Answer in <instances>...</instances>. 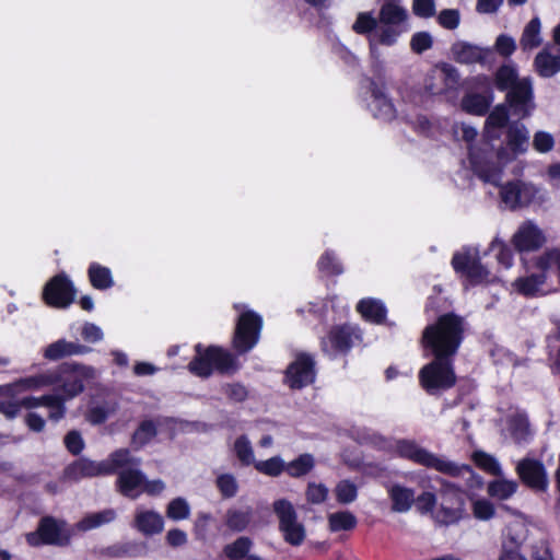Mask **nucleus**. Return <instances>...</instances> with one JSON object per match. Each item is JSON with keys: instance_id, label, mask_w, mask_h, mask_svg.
Segmentation results:
<instances>
[{"instance_id": "f03ea898", "label": "nucleus", "mask_w": 560, "mask_h": 560, "mask_svg": "<svg viewBox=\"0 0 560 560\" xmlns=\"http://www.w3.org/2000/svg\"><path fill=\"white\" fill-rule=\"evenodd\" d=\"M462 339V319L454 314H445L424 329L422 345L430 349L435 358L448 359L457 352Z\"/></svg>"}, {"instance_id": "c756f323", "label": "nucleus", "mask_w": 560, "mask_h": 560, "mask_svg": "<svg viewBox=\"0 0 560 560\" xmlns=\"http://www.w3.org/2000/svg\"><path fill=\"white\" fill-rule=\"evenodd\" d=\"M162 424V420H143L131 438V445L135 450H140L150 443L158 434V428Z\"/></svg>"}, {"instance_id": "09e8293b", "label": "nucleus", "mask_w": 560, "mask_h": 560, "mask_svg": "<svg viewBox=\"0 0 560 560\" xmlns=\"http://www.w3.org/2000/svg\"><path fill=\"white\" fill-rule=\"evenodd\" d=\"M280 529L283 533L285 541L293 546L301 545L305 538L304 526L299 523L298 520L281 526Z\"/></svg>"}, {"instance_id": "338daca9", "label": "nucleus", "mask_w": 560, "mask_h": 560, "mask_svg": "<svg viewBox=\"0 0 560 560\" xmlns=\"http://www.w3.org/2000/svg\"><path fill=\"white\" fill-rule=\"evenodd\" d=\"M491 249H498L497 259L500 265H502L505 269L512 267L513 254L511 249L503 244V242L494 240L491 243Z\"/></svg>"}, {"instance_id": "0eeeda50", "label": "nucleus", "mask_w": 560, "mask_h": 560, "mask_svg": "<svg viewBox=\"0 0 560 560\" xmlns=\"http://www.w3.org/2000/svg\"><path fill=\"white\" fill-rule=\"evenodd\" d=\"M235 310L240 312L234 335V347L243 353L250 350L259 340L262 319L255 312L247 310L243 304H235Z\"/></svg>"}, {"instance_id": "e2e57ef3", "label": "nucleus", "mask_w": 560, "mask_h": 560, "mask_svg": "<svg viewBox=\"0 0 560 560\" xmlns=\"http://www.w3.org/2000/svg\"><path fill=\"white\" fill-rule=\"evenodd\" d=\"M432 44L433 38L428 32H418L413 34L410 39V48L417 54H422L423 51L430 49Z\"/></svg>"}, {"instance_id": "6e6552de", "label": "nucleus", "mask_w": 560, "mask_h": 560, "mask_svg": "<svg viewBox=\"0 0 560 560\" xmlns=\"http://www.w3.org/2000/svg\"><path fill=\"white\" fill-rule=\"evenodd\" d=\"M441 485V503L435 511V520L445 525L455 524L465 515L464 491L450 482L443 481Z\"/></svg>"}, {"instance_id": "473e14b6", "label": "nucleus", "mask_w": 560, "mask_h": 560, "mask_svg": "<svg viewBox=\"0 0 560 560\" xmlns=\"http://www.w3.org/2000/svg\"><path fill=\"white\" fill-rule=\"evenodd\" d=\"M358 312L366 320L381 323L386 316V308L380 300L363 299L357 305Z\"/></svg>"}, {"instance_id": "49530a36", "label": "nucleus", "mask_w": 560, "mask_h": 560, "mask_svg": "<svg viewBox=\"0 0 560 560\" xmlns=\"http://www.w3.org/2000/svg\"><path fill=\"white\" fill-rule=\"evenodd\" d=\"M472 459L475 464L486 472L498 477L502 475L501 465L492 455L477 451L472 454Z\"/></svg>"}, {"instance_id": "69168bd1", "label": "nucleus", "mask_w": 560, "mask_h": 560, "mask_svg": "<svg viewBox=\"0 0 560 560\" xmlns=\"http://www.w3.org/2000/svg\"><path fill=\"white\" fill-rule=\"evenodd\" d=\"M533 145L536 151L547 153L552 150L555 139L551 133L546 131H538L534 135Z\"/></svg>"}, {"instance_id": "1a4fd4ad", "label": "nucleus", "mask_w": 560, "mask_h": 560, "mask_svg": "<svg viewBox=\"0 0 560 560\" xmlns=\"http://www.w3.org/2000/svg\"><path fill=\"white\" fill-rule=\"evenodd\" d=\"M494 158L504 162L502 153H493L487 142L481 145H469V160L474 172L485 182L498 185L501 178V168L494 164Z\"/></svg>"}, {"instance_id": "864d4df0", "label": "nucleus", "mask_w": 560, "mask_h": 560, "mask_svg": "<svg viewBox=\"0 0 560 560\" xmlns=\"http://www.w3.org/2000/svg\"><path fill=\"white\" fill-rule=\"evenodd\" d=\"M518 191L520 180L503 185L500 189L502 202L510 209L520 207Z\"/></svg>"}, {"instance_id": "c03bdc74", "label": "nucleus", "mask_w": 560, "mask_h": 560, "mask_svg": "<svg viewBox=\"0 0 560 560\" xmlns=\"http://www.w3.org/2000/svg\"><path fill=\"white\" fill-rule=\"evenodd\" d=\"M117 405L114 401H105L90 408L86 413V419L93 424L103 423L109 416L114 415Z\"/></svg>"}, {"instance_id": "393cba45", "label": "nucleus", "mask_w": 560, "mask_h": 560, "mask_svg": "<svg viewBox=\"0 0 560 560\" xmlns=\"http://www.w3.org/2000/svg\"><path fill=\"white\" fill-rule=\"evenodd\" d=\"M387 492L393 503L392 510L397 513L408 512L416 501L415 491L401 485L389 486Z\"/></svg>"}, {"instance_id": "2eb2a0df", "label": "nucleus", "mask_w": 560, "mask_h": 560, "mask_svg": "<svg viewBox=\"0 0 560 560\" xmlns=\"http://www.w3.org/2000/svg\"><path fill=\"white\" fill-rule=\"evenodd\" d=\"M137 459V457H135ZM139 463H141L140 458H138ZM140 464H128L125 467H120L121 471L119 472L117 479V488L118 491L132 500L137 499L141 493H143V486L145 476L138 468Z\"/></svg>"}, {"instance_id": "dca6fc26", "label": "nucleus", "mask_w": 560, "mask_h": 560, "mask_svg": "<svg viewBox=\"0 0 560 560\" xmlns=\"http://www.w3.org/2000/svg\"><path fill=\"white\" fill-rule=\"evenodd\" d=\"M314 378V362L305 354L298 355L287 369L285 383L291 388H302L313 383Z\"/></svg>"}, {"instance_id": "f8f14e48", "label": "nucleus", "mask_w": 560, "mask_h": 560, "mask_svg": "<svg viewBox=\"0 0 560 560\" xmlns=\"http://www.w3.org/2000/svg\"><path fill=\"white\" fill-rule=\"evenodd\" d=\"M456 272L463 273L471 283H480L489 279V271L479 261L476 248L466 247L456 253L452 259Z\"/></svg>"}, {"instance_id": "39448f33", "label": "nucleus", "mask_w": 560, "mask_h": 560, "mask_svg": "<svg viewBox=\"0 0 560 560\" xmlns=\"http://www.w3.org/2000/svg\"><path fill=\"white\" fill-rule=\"evenodd\" d=\"M196 357L189 363V371L200 377H208L213 370L229 373L237 370V363L234 357L218 347H208L203 349L201 345L196 346Z\"/></svg>"}, {"instance_id": "72a5a7b5", "label": "nucleus", "mask_w": 560, "mask_h": 560, "mask_svg": "<svg viewBox=\"0 0 560 560\" xmlns=\"http://www.w3.org/2000/svg\"><path fill=\"white\" fill-rule=\"evenodd\" d=\"M546 277L544 275H532L524 278H518L513 282V288L525 296H534L542 293Z\"/></svg>"}, {"instance_id": "9d476101", "label": "nucleus", "mask_w": 560, "mask_h": 560, "mask_svg": "<svg viewBox=\"0 0 560 560\" xmlns=\"http://www.w3.org/2000/svg\"><path fill=\"white\" fill-rule=\"evenodd\" d=\"M419 378L428 393L447 389L456 382L451 362L447 359L438 358L420 370Z\"/></svg>"}, {"instance_id": "ea45409f", "label": "nucleus", "mask_w": 560, "mask_h": 560, "mask_svg": "<svg viewBox=\"0 0 560 560\" xmlns=\"http://www.w3.org/2000/svg\"><path fill=\"white\" fill-rule=\"evenodd\" d=\"M115 517L116 513L114 510H104L102 512L86 515L77 524V527L80 530H90L104 524L110 523L115 520Z\"/></svg>"}, {"instance_id": "5701e85b", "label": "nucleus", "mask_w": 560, "mask_h": 560, "mask_svg": "<svg viewBox=\"0 0 560 560\" xmlns=\"http://www.w3.org/2000/svg\"><path fill=\"white\" fill-rule=\"evenodd\" d=\"M21 408L32 409L39 406H46L50 409L49 418L59 420L63 417L66 408L62 399L56 395H44L42 397H26L20 400Z\"/></svg>"}, {"instance_id": "58836bf2", "label": "nucleus", "mask_w": 560, "mask_h": 560, "mask_svg": "<svg viewBox=\"0 0 560 560\" xmlns=\"http://www.w3.org/2000/svg\"><path fill=\"white\" fill-rule=\"evenodd\" d=\"M517 490V483L514 480L499 478L488 483V494L498 500L511 498Z\"/></svg>"}, {"instance_id": "5fc2aeb1", "label": "nucleus", "mask_w": 560, "mask_h": 560, "mask_svg": "<svg viewBox=\"0 0 560 560\" xmlns=\"http://www.w3.org/2000/svg\"><path fill=\"white\" fill-rule=\"evenodd\" d=\"M252 541L246 537H240L224 548L228 558L232 560L243 559L249 551Z\"/></svg>"}, {"instance_id": "37998d69", "label": "nucleus", "mask_w": 560, "mask_h": 560, "mask_svg": "<svg viewBox=\"0 0 560 560\" xmlns=\"http://www.w3.org/2000/svg\"><path fill=\"white\" fill-rule=\"evenodd\" d=\"M536 267L541 271L556 269L560 275V244L544 252L536 259Z\"/></svg>"}, {"instance_id": "c9c22d12", "label": "nucleus", "mask_w": 560, "mask_h": 560, "mask_svg": "<svg viewBox=\"0 0 560 560\" xmlns=\"http://www.w3.org/2000/svg\"><path fill=\"white\" fill-rule=\"evenodd\" d=\"M89 279L91 284L97 290H106L114 284L110 270L97 262L90 265Z\"/></svg>"}, {"instance_id": "052dcab7", "label": "nucleus", "mask_w": 560, "mask_h": 560, "mask_svg": "<svg viewBox=\"0 0 560 560\" xmlns=\"http://www.w3.org/2000/svg\"><path fill=\"white\" fill-rule=\"evenodd\" d=\"M217 486L221 494L225 498H232L238 490L235 477L231 474H223L217 478Z\"/></svg>"}, {"instance_id": "a211bd4d", "label": "nucleus", "mask_w": 560, "mask_h": 560, "mask_svg": "<svg viewBox=\"0 0 560 560\" xmlns=\"http://www.w3.org/2000/svg\"><path fill=\"white\" fill-rule=\"evenodd\" d=\"M408 26L380 24L375 32L369 37L370 54L373 58L378 57V45L393 46L397 43L399 36L408 32Z\"/></svg>"}, {"instance_id": "2f4dec72", "label": "nucleus", "mask_w": 560, "mask_h": 560, "mask_svg": "<svg viewBox=\"0 0 560 560\" xmlns=\"http://www.w3.org/2000/svg\"><path fill=\"white\" fill-rule=\"evenodd\" d=\"M520 43L523 50H532L541 45V22L538 18H534L527 23Z\"/></svg>"}, {"instance_id": "bb28decb", "label": "nucleus", "mask_w": 560, "mask_h": 560, "mask_svg": "<svg viewBox=\"0 0 560 560\" xmlns=\"http://www.w3.org/2000/svg\"><path fill=\"white\" fill-rule=\"evenodd\" d=\"M371 93L373 100L370 103V107L374 116L383 120L393 119L395 117V109L393 104L387 100L383 89L372 83Z\"/></svg>"}, {"instance_id": "20e7f679", "label": "nucleus", "mask_w": 560, "mask_h": 560, "mask_svg": "<svg viewBox=\"0 0 560 560\" xmlns=\"http://www.w3.org/2000/svg\"><path fill=\"white\" fill-rule=\"evenodd\" d=\"M56 376L52 385L54 394L62 399V405L67 399H71L80 394L84 388V381L96 376V371L91 366L84 365H61L54 369Z\"/></svg>"}, {"instance_id": "bf43d9fd", "label": "nucleus", "mask_w": 560, "mask_h": 560, "mask_svg": "<svg viewBox=\"0 0 560 560\" xmlns=\"http://www.w3.org/2000/svg\"><path fill=\"white\" fill-rule=\"evenodd\" d=\"M306 500L312 504H320L328 497V489L323 483L310 482L306 488Z\"/></svg>"}, {"instance_id": "4d7b16f0", "label": "nucleus", "mask_w": 560, "mask_h": 560, "mask_svg": "<svg viewBox=\"0 0 560 560\" xmlns=\"http://www.w3.org/2000/svg\"><path fill=\"white\" fill-rule=\"evenodd\" d=\"M510 430L516 442L525 441L529 435V424L527 418L517 415L510 420Z\"/></svg>"}, {"instance_id": "412c9836", "label": "nucleus", "mask_w": 560, "mask_h": 560, "mask_svg": "<svg viewBox=\"0 0 560 560\" xmlns=\"http://www.w3.org/2000/svg\"><path fill=\"white\" fill-rule=\"evenodd\" d=\"M452 54L456 61L469 65L486 61L491 54V49L467 42H457L452 46Z\"/></svg>"}, {"instance_id": "0e129e2a", "label": "nucleus", "mask_w": 560, "mask_h": 560, "mask_svg": "<svg viewBox=\"0 0 560 560\" xmlns=\"http://www.w3.org/2000/svg\"><path fill=\"white\" fill-rule=\"evenodd\" d=\"M318 267L320 271L330 275H339L342 272L341 265L335 258L332 253L326 252L318 261Z\"/></svg>"}, {"instance_id": "6e6d98bb", "label": "nucleus", "mask_w": 560, "mask_h": 560, "mask_svg": "<svg viewBox=\"0 0 560 560\" xmlns=\"http://www.w3.org/2000/svg\"><path fill=\"white\" fill-rule=\"evenodd\" d=\"M472 515L479 521H489L495 514V508L487 499H477L471 504Z\"/></svg>"}, {"instance_id": "a878e982", "label": "nucleus", "mask_w": 560, "mask_h": 560, "mask_svg": "<svg viewBox=\"0 0 560 560\" xmlns=\"http://www.w3.org/2000/svg\"><path fill=\"white\" fill-rule=\"evenodd\" d=\"M527 532L526 522L521 517H514L505 525L501 545L521 547L527 538Z\"/></svg>"}, {"instance_id": "79ce46f5", "label": "nucleus", "mask_w": 560, "mask_h": 560, "mask_svg": "<svg viewBox=\"0 0 560 560\" xmlns=\"http://www.w3.org/2000/svg\"><path fill=\"white\" fill-rule=\"evenodd\" d=\"M328 524L332 532L350 530L357 525V518L348 511L336 512L329 514Z\"/></svg>"}, {"instance_id": "4be33fe9", "label": "nucleus", "mask_w": 560, "mask_h": 560, "mask_svg": "<svg viewBox=\"0 0 560 560\" xmlns=\"http://www.w3.org/2000/svg\"><path fill=\"white\" fill-rule=\"evenodd\" d=\"M55 380L56 376L54 374V370H49L37 375L21 378L11 385H8L4 390L8 394L24 390H39L45 387H52Z\"/></svg>"}, {"instance_id": "4c0bfd02", "label": "nucleus", "mask_w": 560, "mask_h": 560, "mask_svg": "<svg viewBox=\"0 0 560 560\" xmlns=\"http://www.w3.org/2000/svg\"><path fill=\"white\" fill-rule=\"evenodd\" d=\"M314 466L315 459L313 455L302 454L290 463H285V472L293 478H300L307 475Z\"/></svg>"}, {"instance_id": "a19ab883", "label": "nucleus", "mask_w": 560, "mask_h": 560, "mask_svg": "<svg viewBox=\"0 0 560 560\" xmlns=\"http://www.w3.org/2000/svg\"><path fill=\"white\" fill-rule=\"evenodd\" d=\"M255 469L268 477H278L285 471V462L280 456H273L265 460H257Z\"/></svg>"}, {"instance_id": "680f3d73", "label": "nucleus", "mask_w": 560, "mask_h": 560, "mask_svg": "<svg viewBox=\"0 0 560 560\" xmlns=\"http://www.w3.org/2000/svg\"><path fill=\"white\" fill-rule=\"evenodd\" d=\"M439 24L446 30H455L460 22L459 11L456 9L442 10L438 15Z\"/></svg>"}, {"instance_id": "e433bc0d", "label": "nucleus", "mask_w": 560, "mask_h": 560, "mask_svg": "<svg viewBox=\"0 0 560 560\" xmlns=\"http://www.w3.org/2000/svg\"><path fill=\"white\" fill-rule=\"evenodd\" d=\"M492 103V97L482 94H469L462 101L465 112L472 115H485Z\"/></svg>"}, {"instance_id": "9b49d317", "label": "nucleus", "mask_w": 560, "mask_h": 560, "mask_svg": "<svg viewBox=\"0 0 560 560\" xmlns=\"http://www.w3.org/2000/svg\"><path fill=\"white\" fill-rule=\"evenodd\" d=\"M70 534L65 523L52 517L42 518L36 532L26 534V541L33 547L40 545H66L69 542Z\"/></svg>"}, {"instance_id": "4468645a", "label": "nucleus", "mask_w": 560, "mask_h": 560, "mask_svg": "<svg viewBox=\"0 0 560 560\" xmlns=\"http://www.w3.org/2000/svg\"><path fill=\"white\" fill-rule=\"evenodd\" d=\"M547 243L545 232L533 221L523 222L512 236V244L516 250L523 253L535 252Z\"/></svg>"}, {"instance_id": "f3484780", "label": "nucleus", "mask_w": 560, "mask_h": 560, "mask_svg": "<svg viewBox=\"0 0 560 560\" xmlns=\"http://www.w3.org/2000/svg\"><path fill=\"white\" fill-rule=\"evenodd\" d=\"M516 471L524 483L536 490H545L548 479L544 465L532 458H524L518 462Z\"/></svg>"}, {"instance_id": "7c9ffc66", "label": "nucleus", "mask_w": 560, "mask_h": 560, "mask_svg": "<svg viewBox=\"0 0 560 560\" xmlns=\"http://www.w3.org/2000/svg\"><path fill=\"white\" fill-rule=\"evenodd\" d=\"M407 18V11L404 8L392 2H387L382 5L380 10L378 22L380 24L408 26Z\"/></svg>"}, {"instance_id": "cd10ccee", "label": "nucleus", "mask_w": 560, "mask_h": 560, "mask_svg": "<svg viewBox=\"0 0 560 560\" xmlns=\"http://www.w3.org/2000/svg\"><path fill=\"white\" fill-rule=\"evenodd\" d=\"M88 351L86 347L78 342L59 339L46 348L44 355L49 360H59L63 357L83 354Z\"/></svg>"}, {"instance_id": "603ef678", "label": "nucleus", "mask_w": 560, "mask_h": 560, "mask_svg": "<svg viewBox=\"0 0 560 560\" xmlns=\"http://www.w3.org/2000/svg\"><path fill=\"white\" fill-rule=\"evenodd\" d=\"M335 495L339 503L349 504L357 499L358 488L349 480H341L335 488Z\"/></svg>"}, {"instance_id": "6ab92c4d", "label": "nucleus", "mask_w": 560, "mask_h": 560, "mask_svg": "<svg viewBox=\"0 0 560 560\" xmlns=\"http://www.w3.org/2000/svg\"><path fill=\"white\" fill-rule=\"evenodd\" d=\"M534 68L542 78H551L560 72V47L547 45L536 55Z\"/></svg>"}, {"instance_id": "774afa93", "label": "nucleus", "mask_w": 560, "mask_h": 560, "mask_svg": "<svg viewBox=\"0 0 560 560\" xmlns=\"http://www.w3.org/2000/svg\"><path fill=\"white\" fill-rule=\"evenodd\" d=\"M494 49L501 56L509 57L515 51L516 43L513 37L501 34L495 39Z\"/></svg>"}, {"instance_id": "3c124183", "label": "nucleus", "mask_w": 560, "mask_h": 560, "mask_svg": "<svg viewBox=\"0 0 560 560\" xmlns=\"http://www.w3.org/2000/svg\"><path fill=\"white\" fill-rule=\"evenodd\" d=\"M166 515L173 521L186 520L190 515V506L184 498L173 499L167 505Z\"/></svg>"}, {"instance_id": "13d9d810", "label": "nucleus", "mask_w": 560, "mask_h": 560, "mask_svg": "<svg viewBox=\"0 0 560 560\" xmlns=\"http://www.w3.org/2000/svg\"><path fill=\"white\" fill-rule=\"evenodd\" d=\"M377 28V21L370 13H360L353 24V31L358 34H373Z\"/></svg>"}, {"instance_id": "aec40b11", "label": "nucleus", "mask_w": 560, "mask_h": 560, "mask_svg": "<svg viewBox=\"0 0 560 560\" xmlns=\"http://www.w3.org/2000/svg\"><path fill=\"white\" fill-rule=\"evenodd\" d=\"M133 526L141 534L152 536L163 530L164 520L159 512L139 506L135 512Z\"/></svg>"}, {"instance_id": "8fccbe9b", "label": "nucleus", "mask_w": 560, "mask_h": 560, "mask_svg": "<svg viewBox=\"0 0 560 560\" xmlns=\"http://www.w3.org/2000/svg\"><path fill=\"white\" fill-rule=\"evenodd\" d=\"M273 511L279 518L280 527L296 520V513L292 503L285 499L275 501Z\"/></svg>"}, {"instance_id": "f257e3e1", "label": "nucleus", "mask_w": 560, "mask_h": 560, "mask_svg": "<svg viewBox=\"0 0 560 560\" xmlns=\"http://www.w3.org/2000/svg\"><path fill=\"white\" fill-rule=\"evenodd\" d=\"M363 440L380 448H393L399 457L409 459L427 468L435 469L441 474L455 477L470 471L468 466L458 465L443 456H439L427 448L421 447L412 440H398L395 444H390L386 439L374 432L368 433Z\"/></svg>"}, {"instance_id": "f704fd0d", "label": "nucleus", "mask_w": 560, "mask_h": 560, "mask_svg": "<svg viewBox=\"0 0 560 560\" xmlns=\"http://www.w3.org/2000/svg\"><path fill=\"white\" fill-rule=\"evenodd\" d=\"M529 143V132L522 124L511 125L508 131V144L514 153H523Z\"/></svg>"}, {"instance_id": "423d86ee", "label": "nucleus", "mask_w": 560, "mask_h": 560, "mask_svg": "<svg viewBox=\"0 0 560 560\" xmlns=\"http://www.w3.org/2000/svg\"><path fill=\"white\" fill-rule=\"evenodd\" d=\"M128 464H139V460L131 456L126 448L113 452L105 460L93 462L86 458L79 459L70 468L69 474L73 477H95L101 475H112L118 468Z\"/></svg>"}, {"instance_id": "b1692460", "label": "nucleus", "mask_w": 560, "mask_h": 560, "mask_svg": "<svg viewBox=\"0 0 560 560\" xmlns=\"http://www.w3.org/2000/svg\"><path fill=\"white\" fill-rule=\"evenodd\" d=\"M351 341L352 335L348 326L336 327L322 341L323 350L327 353L343 352L350 348Z\"/></svg>"}, {"instance_id": "7ed1b4c3", "label": "nucleus", "mask_w": 560, "mask_h": 560, "mask_svg": "<svg viewBox=\"0 0 560 560\" xmlns=\"http://www.w3.org/2000/svg\"><path fill=\"white\" fill-rule=\"evenodd\" d=\"M495 85L501 91H508L506 102L513 113L521 118L528 117L535 109L532 79H520L514 67L505 65L495 73Z\"/></svg>"}, {"instance_id": "c85d7f7f", "label": "nucleus", "mask_w": 560, "mask_h": 560, "mask_svg": "<svg viewBox=\"0 0 560 560\" xmlns=\"http://www.w3.org/2000/svg\"><path fill=\"white\" fill-rule=\"evenodd\" d=\"M509 120L508 109L504 105L495 106L486 120L485 136L487 139L493 140L500 137L502 129Z\"/></svg>"}, {"instance_id": "de8ad7c7", "label": "nucleus", "mask_w": 560, "mask_h": 560, "mask_svg": "<svg viewBox=\"0 0 560 560\" xmlns=\"http://www.w3.org/2000/svg\"><path fill=\"white\" fill-rule=\"evenodd\" d=\"M252 518V510H229L226 513V525L236 532L244 530Z\"/></svg>"}, {"instance_id": "a18cd8bd", "label": "nucleus", "mask_w": 560, "mask_h": 560, "mask_svg": "<svg viewBox=\"0 0 560 560\" xmlns=\"http://www.w3.org/2000/svg\"><path fill=\"white\" fill-rule=\"evenodd\" d=\"M234 453L238 460L246 466L255 465L257 459L255 458L254 450L250 441L242 435L234 442Z\"/></svg>"}, {"instance_id": "ddd939ff", "label": "nucleus", "mask_w": 560, "mask_h": 560, "mask_svg": "<svg viewBox=\"0 0 560 560\" xmlns=\"http://www.w3.org/2000/svg\"><path fill=\"white\" fill-rule=\"evenodd\" d=\"M43 298L49 306L66 308L74 301L75 289L66 275H57L45 285Z\"/></svg>"}]
</instances>
